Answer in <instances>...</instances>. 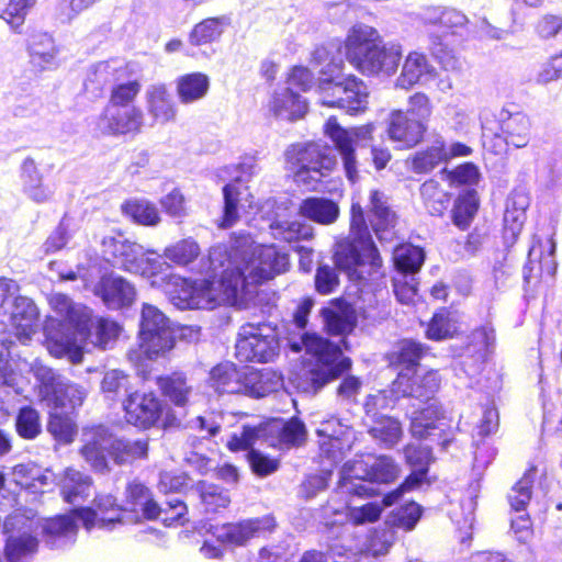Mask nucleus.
<instances>
[{
    "label": "nucleus",
    "instance_id": "8fccbe9b",
    "mask_svg": "<svg viewBox=\"0 0 562 562\" xmlns=\"http://www.w3.org/2000/svg\"><path fill=\"white\" fill-rule=\"evenodd\" d=\"M503 131L508 144L517 148L525 147L529 140L530 121L526 115L517 113L504 122Z\"/></svg>",
    "mask_w": 562,
    "mask_h": 562
},
{
    "label": "nucleus",
    "instance_id": "ddd939ff",
    "mask_svg": "<svg viewBox=\"0 0 562 562\" xmlns=\"http://www.w3.org/2000/svg\"><path fill=\"white\" fill-rule=\"evenodd\" d=\"M127 423L140 428L156 424L162 413V404L153 392L132 393L124 402Z\"/></svg>",
    "mask_w": 562,
    "mask_h": 562
},
{
    "label": "nucleus",
    "instance_id": "bf43d9fd",
    "mask_svg": "<svg viewBox=\"0 0 562 562\" xmlns=\"http://www.w3.org/2000/svg\"><path fill=\"white\" fill-rule=\"evenodd\" d=\"M398 475V468L389 457H374L371 454L369 481L389 483Z\"/></svg>",
    "mask_w": 562,
    "mask_h": 562
},
{
    "label": "nucleus",
    "instance_id": "c756f323",
    "mask_svg": "<svg viewBox=\"0 0 562 562\" xmlns=\"http://www.w3.org/2000/svg\"><path fill=\"white\" fill-rule=\"evenodd\" d=\"M325 328L333 336H346L356 326L355 311L346 303L333 302L322 311Z\"/></svg>",
    "mask_w": 562,
    "mask_h": 562
},
{
    "label": "nucleus",
    "instance_id": "dca6fc26",
    "mask_svg": "<svg viewBox=\"0 0 562 562\" xmlns=\"http://www.w3.org/2000/svg\"><path fill=\"white\" fill-rule=\"evenodd\" d=\"M316 432L323 438L319 441L322 451L334 460L349 451L353 443L352 430L336 418L322 422Z\"/></svg>",
    "mask_w": 562,
    "mask_h": 562
},
{
    "label": "nucleus",
    "instance_id": "a878e982",
    "mask_svg": "<svg viewBox=\"0 0 562 562\" xmlns=\"http://www.w3.org/2000/svg\"><path fill=\"white\" fill-rule=\"evenodd\" d=\"M335 263L342 270H346L351 278H362V272H358V267L370 265L372 268H379L380 265H373L368 252L361 249L359 240L341 241L337 245L335 251Z\"/></svg>",
    "mask_w": 562,
    "mask_h": 562
},
{
    "label": "nucleus",
    "instance_id": "a18cd8bd",
    "mask_svg": "<svg viewBox=\"0 0 562 562\" xmlns=\"http://www.w3.org/2000/svg\"><path fill=\"white\" fill-rule=\"evenodd\" d=\"M441 420L439 407L435 404H429L424 409L416 412L412 417V435L416 438H425L430 435V430L437 428V424H441Z\"/></svg>",
    "mask_w": 562,
    "mask_h": 562
},
{
    "label": "nucleus",
    "instance_id": "79ce46f5",
    "mask_svg": "<svg viewBox=\"0 0 562 562\" xmlns=\"http://www.w3.org/2000/svg\"><path fill=\"white\" fill-rule=\"evenodd\" d=\"M370 434L380 445L392 448L401 440L403 429L396 418L381 416L374 420Z\"/></svg>",
    "mask_w": 562,
    "mask_h": 562
},
{
    "label": "nucleus",
    "instance_id": "20e7f679",
    "mask_svg": "<svg viewBox=\"0 0 562 562\" xmlns=\"http://www.w3.org/2000/svg\"><path fill=\"white\" fill-rule=\"evenodd\" d=\"M291 348L294 351L304 349L314 358L307 371L305 391L316 392L351 368V360L342 355L339 346L316 334H303L301 342H291Z\"/></svg>",
    "mask_w": 562,
    "mask_h": 562
},
{
    "label": "nucleus",
    "instance_id": "1a4fd4ad",
    "mask_svg": "<svg viewBox=\"0 0 562 562\" xmlns=\"http://www.w3.org/2000/svg\"><path fill=\"white\" fill-rule=\"evenodd\" d=\"M318 90L324 105L338 106L349 113H358L367 109L368 89L362 81L352 76L341 80L338 77L323 79Z\"/></svg>",
    "mask_w": 562,
    "mask_h": 562
},
{
    "label": "nucleus",
    "instance_id": "864d4df0",
    "mask_svg": "<svg viewBox=\"0 0 562 562\" xmlns=\"http://www.w3.org/2000/svg\"><path fill=\"white\" fill-rule=\"evenodd\" d=\"M277 238L285 241L310 239L314 235V228L310 224L300 221L274 222L270 225Z\"/></svg>",
    "mask_w": 562,
    "mask_h": 562
},
{
    "label": "nucleus",
    "instance_id": "09e8293b",
    "mask_svg": "<svg viewBox=\"0 0 562 562\" xmlns=\"http://www.w3.org/2000/svg\"><path fill=\"white\" fill-rule=\"evenodd\" d=\"M420 195L424 205L431 215L440 216L449 203V195L440 188V184L430 179L420 187Z\"/></svg>",
    "mask_w": 562,
    "mask_h": 562
},
{
    "label": "nucleus",
    "instance_id": "6e6d98bb",
    "mask_svg": "<svg viewBox=\"0 0 562 562\" xmlns=\"http://www.w3.org/2000/svg\"><path fill=\"white\" fill-rule=\"evenodd\" d=\"M393 258L400 270L415 272L422 267L425 255L422 248L406 244L395 248Z\"/></svg>",
    "mask_w": 562,
    "mask_h": 562
},
{
    "label": "nucleus",
    "instance_id": "cd10ccee",
    "mask_svg": "<svg viewBox=\"0 0 562 562\" xmlns=\"http://www.w3.org/2000/svg\"><path fill=\"white\" fill-rule=\"evenodd\" d=\"M406 462L414 469L397 490L401 494L418 487L425 480L431 462V451L425 446L407 445L404 449Z\"/></svg>",
    "mask_w": 562,
    "mask_h": 562
},
{
    "label": "nucleus",
    "instance_id": "6e6552de",
    "mask_svg": "<svg viewBox=\"0 0 562 562\" xmlns=\"http://www.w3.org/2000/svg\"><path fill=\"white\" fill-rule=\"evenodd\" d=\"M102 248L106 260L119 261L125 270L139 273L150 282L170 269L166 261L158 257H149L151 252L145 254L139 245L125 239L105 237L102 240Z\"/></svg>",
    "mask_w": 562,
    "mask_h": 562
},
{
    "label": "nucleus",
    "instance_id": "9b49d317",
    "mask_svg": "<svg viewBox=\"0 0 562 562\" xmlns=\"http://www.w3.org/2000/svg\"><path fill=\"white\" fill-rule=\"evenodd\" d=\"M278 351V340L267 326L246 325L236 342V357L240 361H270Z\"/></svg>",
    "mask_w": 562,
    "mask_h": 562
},
{
    "label": "nucleus",
    "instance_id": "3c124183",
    "mask_svg": "<svg viewBox=\"0 0 562 562\" xmlns=\"http://www.w3.org/2000/svg\"><path fill=\"white\" fill-rule=\"evenodd\" d=\"M200 252L198 243L192 238H186L168 246L164 250V256L175 265L187 266L193 262Z\"/></svg>",
    "mask_w": 562,
    "mask_h": 562
},
{
    "label": "nucleus",
    "instance_id": "f3484780",
    "mask_svg": "<svg viewBox=\"0 0 562 562\" xmlns=\"http://www.w3.org/2000/svg\"><path fill=\"white\" fill-rule=\"evenodd\" d=\"M35 374L46 389L52 384L53 397L50 401L55 408L75 409L82 404L86 392L80 386L59 379L55 380L50 369L43 366L36 368Z\"/></svg>",
    "mask_w": 562,
    "mask_h": 562
},
{
    "label": "nucleus",
    "instance_id": "f03ea898",
    "mask_svg": "<svg viewBox=\"0 0 562 562\" xmlns=\"http://www.w3.org/2000/svg\"><path fill=\"white\" fill-rule=\"evenodd\" d=\"M49 305L57 317H49L44 326L45 346L56 357H67L72 363H80L87 342L91 311L75 304L61 293L52 294Z\"/></svg>",
    "mask_w": 562,
    "mask_h": 562
},
{
    "label": "nucleus",
    "instance_id": "13d9d810",
    "mask_svg": "<svg viewBox=\"0 0 562 562\" xmlns=\"http://www.w3.org/2000/svg\"><path fill=\"white\" fill-rule=\"evenodd\" d=\"M536 476V469L527 471L509 493V503L515 510H522L531 498V485Z\"/></svg>",
    "mask_w": 562,
    "mask_h": 562
},
{
    "label": "nucleus",
    "instance_id": "37998d69",
    "mask_svg": "<svg viewBox=\"0 0 562 562\" xmlns=\"http://www.w3.org/2000/svg\"><path fill=\"white\" fill-rule=\"evenodd\" d=\"M123 212L135 223L144 226H156L161 216L157 206L146 200H131L123 205Z\"/></svg>",
    "mask_w": 562,
    "mask_h": 562
},
{
    "label": "nucleus",
    "instance_id": "0eeeda50",
    "mask_svg": "<svg viewBox=\"0 0 562 562\" xmlns=\"http://www.w3.org/2000/svg\"><path fill=\"white\" fill-rule=\"evenodd\" d=\"M175 347L170 319L156 306L144 304L140 314L139 353L147 359L164 357Z\"/></svg>",
    "mask_w": 562,
    "mask_h": 562
},
{
    "label": "nucleus",
    "instance_id": "72a5a7b5",
    "mask_svg": "<svg viewBox=\"0 0 562 562\" xmlns=\"http://www.w3.org/2000/svg\"><path fill=\"white\" fill-rule=\"evenodd\" d=\"M369 200L372 214L371 223L376 235L380 239H390L391 236H384V234H389V229L394 227L396 223L395 213L390 210L385 196L381 192L372 190Z\"/></svg>",
    "mask_w": 562,
    "mask_h": 562
},
{
    "label": "nucleus",
    "instance_id": "774afa93",
    "mask_svg": "<svg viewBox=\"0 0 562 562\" xmlns=\"http://www.w3.org/2000/svg\"><path fill=\"white\" fill-rule=\"evenodd\" d=\"M44 530L52 537L69 536L75 533L76 524L70 515L58 516L47 519L44 525Z\"/></svg>",
    "mask_w": 562,
    "mask_h": 562
},
{
    "label": "nucleus",
    "instance_id": "7c9ffc66",
    "mask_svg": "<svg viewBox=\"0 0 562 562\" xmlns=\"http://www.w3.org/2000/svg\"><path fill=\"white\" fill-rule=\"evenodd\" d=\"M297 214L321 225H330L339 216V206L333 200L312 196L301 201Z\"/></svg>",
    "mask_w": 562,
    "mask_h": 562
},
{
    "label": "nucleus",
    "instance_id": "7ed1b4c3",
    "mask_svg": "<svg viewBox=\"0 0 562 562\" xmlns=\"http://www.w3.org/2000/svg\"><path fill=\"white\" fill-rule=\"evenodd\" d=\"M346 58L362 74L375 75L396 71L402 57V47L395 43H383L373 26L353 25L345 41Z\"/></svg>",
    "mask_w": 562,
    "mask_h": 562
},
{
    "label": "nucleus",
    "instance_id": "c85d7f7f",
    "mask_svg": "<svg viewBox=\"0 0 562 562\" xmlns=\"http://www.w3.org/2000/svg\"><path fill=\"white\" fill-rule=\"evenodd\" d=\"M246 370L240 371L235 364L225 362L217 364L210 372L212 387L218 393H245L247 383Z\"/></svg>",
    "mask_w": 562,
    "mask_h": 562
},
{
    "label": "nucleus",
    "instance_id": "9d476101",
    "mask_svg": "<svg viewBox=\"0 0 562 562\" xmlns=\"http://www.w3.org/2000/svg\"><path fill=\"white\" fill-rule=\"evenodd\" d=\"M373 131L374 126L372 124L345 130L335 117L328 119L325 124V134L334 143L341 157L346 175L351 181H355L358 177L355 146L359 140L371 139Z\"/></svg>",
    "mask_w": 562,
    "mask_h": 562
},
{
    "label": "nucleus",
    "instance_id": "b1692460",
    "mask_svg": "<svg viewBox=\"0 0 562 562\" xmlns=\"http://www.w3.org/2000/svg\"><path fill=\"white\" fill-rule=\"evenodd\" d=\"M85 445L80 450V454L90 464V467L99 472L108 469L106 457L104 451L110 452L111 436L101 427L86 429L83 431Z\"/></svg>",
    "mask_w": 562,
    "mask_h": 562
},
{
    "label": "nucleus",
    "instance_id": "aec40b11",
    "mask_svg": "<svg viewBox=\"0 0 562 562\" xmlns=\"http://www.w3.org/2000/svg\"><path fill=\"white\" fill-rule=\"evenodd\" d=\"M143 125V112L135 106H108L100 119L99 127L109 134L135 133Z\"/></svg>",
    "mask_w": 562,
    "mask_h": 562
},
{
    "label": "nucleus",
    "instance_id": "f704fd0d",
    "mask_svg": "<svg viewBox=\"0 0 562 562\" xmlns=\"http://www.w3.org/2000/svg\"><path fill=\"white\" fill-rule=\"evenodd\" d=\"M350 232L352 239L359 240L361 249L368 252L373 265L382 262L381 257L375 248L364 221L362 206L359 203H352Z\"/></svg>",
    "mask_w": 562,
    "mask_h": 562
},
{
    "label": "nucleus",
    "instance_id": "58836bf2",
    "mask_svg": "<svg viewBox=\"0 0 562 562\" xmlns=\"http://www.w3.org/2000/svg\"><path fill=\"white\" fill-rule=\"evenodd\" d=\"M23 188L30 199L37 203L48 201L53 192L43 183V177L33 160L23 164Z\"/></svg>",
    "mask_w": 562,
    "mask_h": 562
},
{
    "label": "nucleus",
    "instance_id": "5701e85b",
    "mask_svg": "<svg viewBox=\"0 0 562 562\" xmlns=\"http://www.w3.org/2000/svg\"><path fill=\"white\" fill-rule=\"evenodd\" d=\"M269 110L277 119L294 122L305 116L308 104L299 93L286 87L273 93Z\"/></svg>",
    "mask_w": 562,
    "mask_h": 562
},
{
    "label": "nucleus",
    "instance_id": "4be33fe9",
    "mask_svg": "<svg viewBox=\"0 0 562 562\" xmlns=\"http://www.w3.org/2000/svg\"><path fill=\"white\" fill-rule=\"evenodd\" d=\"M94 294L112 308L130 305L136 296L135 288L121 277L108 276L94 288Z\"/></svg>",
    "mask_w": 562,
    "mask_h": 562
},
{
    "label": "nucleus",
    "instance_id": "a211bd4d",
    "mask_svg": "<svg viewBox=\"0 0 562 562\" xmlns=\"http://www.w3.org/2000/svg\"><path fill=\"white\" fill-rule=\"evenodd\" d=\"M426 125L403 111H393L389 117L387 135L403 148L416 146L424 137Z\"/></svg>",
    "mask_w": 562,
    "mask_h": 562
},
{
    "label": "nucleus",
    "instance_id": "f257e3e1",
    "mask_svg": "<svg viewBox=\"0 0 562 562\" xmlns=\"http://www.w3.org/2000/svg\"><path fill=\"white\" fill-rule=\"evenodd\" d=\"M209 259L214 272L222 269L220 278L189 281L165 271L151 281V286L161 288L180 310L237 306L250 288L285 272L290 265L286 254L273 245L256 244L247 234L235 237L231 249L213 246Z\"/></svg>",
    "mask_w": 562,
    "mask_h": 562
},
{
    "label": "nucleus",
    "instance_id": "e2e57ef3",
    "mask_svg": "<svg viewBox=\"0 0 562 562\" xmlns=\"http://www.w3.org/2000/svg\"><path fill=\"white\" fill-rule=\"evenodd\" d=\"M199 491L206 512H217L229 504L228 495L216 485L202 482L199 484Z\"/></svg>",
    "mask_w": 562,
    "mask_h": 562
},
{
    "label": "nucleus",
    "instance_id": "2eb2a0df",
    "mask_svg": "<svg viewBox=\"0 0 562 562\" xmlns=\"http://www.w3.org/2000/svg\"><path fill=\"white\" fill-rule=\"evenodd\" d=\"M94 503L99 514L93 512L91 508H81L80 510H76V514L87 529H91L95 525L104 527L108 524H125L135 522L137 520L136 516L127 515L126 512L121 515L122 510L116 508L115 499L112 495L100 494L95 497Z\"/></svg>",
    "mask_w": 562,
    "mask_h": 562
},
{
    "label": "nucleus",
    "instance_id": "f8f14e48",
    "mask_svg": "<svg viewBox=\"0 0 562 562\" xmlns=\"http://www.w3.org/2000/svg\"><path fill=\"white\" fill-rule=\"evenodd\" d=\"M38 322V311L32 300L25 296L15 297L9 314L11 330H7L4 325H0V344L10 349L14 344L12 334L22 344L31 340L36 333Z\"/></svg>",
    "mask_w": 562,
    "mask_h": 562
},
{
    "label": "nucleus",
    "instance_id": "412c9836",
    "mask_svg": "<svg viewBox=\"0 0 562 562\" xmlns=\"http://www.w3.org/2000/svg\"><path fill=\"white\" fill-rule=\"evenodd\" d=\"M439 383L435 372H427L423 376L397 372L392 384V392L401 396H414L420 400L430 398L438 390Z\"/></svg>",
    "mask_w": 562,
    "mask_h": 562
},
{
    "label": "nucleus",
    "instance_id": "0e129e2a",
    "mask_svg": "<svg viewBox=\"0 0 562 562\" xmlns=\"http://www.w3.org/2000/svg\"><path fill=\"white\" fill-rule=\"evenodd\" d=\"M142 85L138 80H132L115 85L110 94L109 106L126 108L132 103L140 91Z\"/></svg>",
    "mask_w": 562,
    "mask_h": 562
},
{
    "label": "nucleus",
    "instance_id": "473e14b6",
    "mask_svg": "<svg viewBox=\"0 0 562 562\" xmlns=\"http://www.w3.org/2000/svg\"><path fill=\"white\" fill-rule=\"evenodd\" d=\"M434 70V67L428 63L424 54L412 52L405 58L402 72L397 78V86L408 89L426 80L432 75Z\"/></svg>",
    "mask_w": 562,
    "mask_h": 562
},
{
    "label": "nucleus",
    "instance_id": "393cba45",
    "mask_svg": "<svg viewBox=\"0 0 562 562\" xmlns=\"http://www.w3.org/2000/svg\"><path fill=\"white\" fill-rule=\"evenodd\" d=\"M371 454L357 456L353 460L347 461L341 468L339 487L350 494L359 496L369 495L372 491L361 483H353V480L369 481Z\"/></svg>",
    "mask_w": 562,
    "mask_h": 562
},
{
    "label": "nucleus",
    "instance_id": "c03bdc74",
    "mask_svg": "<svg viewBox=\"0 0 562 562\" xmlns=\"http://www.w3.org/2000/svg\"><path fill=\"white\" fill-rule=\"evenodd\" d=\"M147 452L148 442L146 440L125 441L111 438L110 454L116 463L146 458Z\"/></svg>",
    "mask_w": 562,
    "mask_h": 562
},
{
    "label": "nucleus",
    "instance_id": "ea45409f",
    "mask_svg": "<svg viewBox=\"0 0 562 562\" xmlns=\"http://www.w3.org/2000/svg\"><path fill=\"white\" fill-rule=\"evenodd\" d=\"M158 386L162 395L177 406L187 405L193 393V389L187 379L179 374L159 378Z\"/></svg>",
    "mask_w": 562,
    "mask_h": 562
},
{
    "label": "nucleus",
    "instance_id": "39448f33",
    "mask_svg": "<svg viewBox=\"0 0 562 562\" xmlns=\"http://www.w3.org/2000/svg\"><path fill=\"white\" fill-rule=\"evenodd\" d=\"M285 160L294 181L307 187L321 181L336 165L331 150L316 143L292 145L285 153Z\"/></svg>",
    "mask_w": 562,
    "mask_h": 562
},
{
    "label": "nucleus",
    "instance_id": "4468645a",
    "mask_svg": "<svg viewBox=\"0 0 562 562\" xmlns=\"http://www.w3.org/2000/svg\"><path fill=\"white\" fill-rule=\"evenodd\" d=\"M33 522L20 513H14L4 522L8 532L22 530L19 536H10L5 547V555L9 562H21L27 554L33 553L37 548V541L29 531Z\"/></svg>",
    "mask_w": 562,
    "mask_h": 562
},
{
    "label": "nucleus",
    "instance_id": "2f4dec72",
    "mask_svg": "<svg viewBox=\"0 0 562 562\" xmlns=\"http://www.w3.org/2000/svg\"><path fill=\"white\" fill-rule=\"evenodd\" d=\"M58 485L64 501L75 504L83 502L90 495L92 480L72 468H67L59 475Z\"/></svg>",
    "mask_w": 562,
    "mask_h": 562
},
{
    "label": "nucleus",
    "instance_id": "e433bc0d",
    "mask_svg": "<svg viewBox=\"0 0 562 562\" xmlns=\"http://www.w3.org/2000/svg\"><path fill=\"white\" fill-rule=\"evenodd\" d=\"M246 394L255 397H263L282 386V378L276 372L246 370Z\"/></svg>",
    "mask_w": 562,
    "mask_h": 562
},
{
    "label": "nucleus",
    "instance_id": "680f3d73",
    "mask_svg": "<svg viewBox=\"0 0 562 562\" xmlns=\"http://www.w3.org/2000/svg\"><path fill=\"white\" fill-rule=\"evenodd\" d=\"M18 434L25 439L35 438L42 429L40 415L32 407H23L20 409L16 422Z\"/></svg>",
    "mask_w": 562,
    "mask_h": 562
},
{
    "label": "nucleus",
    "instance_id": "49530a36",
    "mask_svg": "<svg viewBox=\"0 0 562 562\" xmlns=\"http://www.w3.org/2000/svg\"><path fill=\"white\" fill-rule=\"evenodd\" d=\"M47 430L57 442L68 445L74 441L78 427L68 414L54 412L50 414Z\"/></svg>",
    "mask_w": 562,
    "mask_h": 562
},
{
    "label": "nucleus",
    "instance_id": "052dcab7",
    "mask_svg": "<svg viewBox=\"0 0 562 562\" xmlns=\"http://www.w3.org/2000/svg\"><path fill=\"white\" fill-rule=\"evenodd\" d=\"M91 325L92 321L90 322L89 330H91ZM121 330V326L116 322L106 318H99L97 321L94 334L92 335L91 331H89L87 339L91 337V342L94 346L106 348L111 341L119 337Z\"/></svg>",
    "mask_w": 562,
    "mask_h": 562
},
{
    "label": "nucleus",
    "instance_id": "4c0bfd02",
    "mask_svg": "<svg viewBox=\"0 0 562 562\" xmlns=\"http://www.w3.org/2000/svg\"><path fill=\"white\" fill-rule=\"evenodd\" d=\"M422 346L411 340L402 341L396 350L390 353L389 359L398 372L403 371L408 374L416 373L418 361L422 357Z\"/></svg>",
    "mask_w": 562,
    "mask_h": 562
},
{
    "label": "nucleus",
    "instance_id": "c9c22d12",
    "mask_svg": "<svg viewBox=\"0 0 562 562\" xmlns=\"http://www.w3.org/2000/svg\"><path fill=\"white\" fill-rule=\"evenodd\" d=\"M209 88V77L202 72L183 75L177 80V94L182 103H192L204 98Z\"/></svg>",
    "mask_w": 562,
    "mask_h": 562
},
{
    "label": "nucleus",
    "instance_id": "a19ab883",
    "mask_svg": "<svg viewBox=\"0 0 562 562\" xmlns=\"http://www.w3.org/2000/svg\"><path fill=\"white\" fill-rule=\"evenodd\" d=\"M402 494L396 490L383 498L381 503H368L362 506L350 507L348 519L353 525L371 524L376 521L385 507L391 506Z\"/></svg>",
    "mask_w": 562,
    "mask_h": 562
},
{
    "label": "nucleus",
    "instance_id": "de8ad7c7",
    "mask_svg": "<svg viewBox=\"0 0 562 562\" xmlns=\"http://www.w3.org/2000/svg\"><path fill=\"white\" fill-rule=\"evenodd\" d=\"M411 166L415 172L425 173L432 170L440 162L446 161L445 144L437 140L426 150L416 153L411 158Z\"/></svg>",
    "mask_w": 562,
    "mask_h": 562
},
{
    "label": "nucleus",
    "instance_id": "6ab92c4d",
    "mask_svg": "<svg viewBox=\"0 0 562 562\" xmlns=\"http://www.w3.org/2000/svg\"><path fill=\"white\" fill-rule=\"evenodd\" d=\"M273 527L270 518L248 519L238 524L216 526L213 536L217 541L226 544L243 546L249 539L259 536L262 531Z\"/></svg>",
    "mask_w": 562,
    "mask_h": 562
},
{
    "label": "nucleus",
    "instance_id": "69168bd1",
    "mask_svg": "<svg viewBox=\"0 0 562 562\" xmlns=\"http://www.w3.org/2000/svg\"><path fill=\"white\" fill-rule=\"evenodd\" d=\"M427 20L449 29L462 26L468 21L467 16L456 9H434L429 11Z\"/></svg>",
    "mask_w": 562,
    "mask_h": 562
},
{
    "label": "nucleus",
    "instance_id": "bb28decb",
    "mask_svg": "<svg viewBox=\"0 0 562 562\" xmlns=\"http://www.w3.org/2000/svg\"><path fill=\"white\" fill-rule=\"evenodd\" d=\"M146 106L156 123L165 124L176 117V106L165 85H151L145 93Z\"/></svg>",
    "mask_w": 562,
    "mask_h": 562
},
{
    "label": "nucleus",
    "instance_id": "338daca9",
    "mask_svg": "<svg viewBox=\"0 0 562 562\" xmlns=\"http://www.w3.org/2000/svg\"><path fill=\"white\" fill-rule=\"evenodd\" d=\"M225 207L223 217V227L232 226L237 220V201L239 190L236 184H227L223 189Z\"/></svg>",
    "mask_w": 562,
    "mask_h": 562
},
{
    "label": "nucleus",
    "instance_id": "423d86ee",
    "mask_svg": "<svg viewBox=\"0 0 562 562\" xmlns=\"http://www.w3.org/2000/svg\"><path fill=\"white\" fill-rule=\"evenodd\" d=\"M305 436V426L296 418L286 423L272 420L256 427L244 426L240 436L234 435L227 442V447L232 451L246 450L260 439L267 441L270 446H294L302 443Z\"/></svg>",
    "mask_w": 562,
    "mask_h": 562
},
{
    "label": "nucleus",
    "instance_id": "603ef678",
    "mask_svg": "<svg viewBox=\"0 0 562 562\" xmlns=\"http://www.w3.org/2000/svg\"><path fill=\"white\" fill-rule=\"evenodd\" d=\"M479 209L477 199L474 193L460 195L451 211L452 222L460 229H467Z\"/></svg>",
    "mask_w": 562,
    "mask_h": 562
},
{
    "label": "nucleus",
    "instance_id": "5fc2aeb1",
    "mask_svg": "<svg viewBox=\"0 0 562 562\" xmlns=\"http://www.w3.org/2000/svg\"><path fill=\"white\" fill-rule=\"evenodd\" d=\"M225 18H210L198 23L190 33L193 45H203L217 40L223 33Z\"/></svg>",
    "mask_w": 562,
    "mask_h": 562
},
{
    "label": "nucleus",
    "instance_id": "4d7b16f0",
    "mask_svg": "<svg viewBox=\"0 0 562 562\" xmlns=\"http://www.w3.org/2000/svg\"><path fill=\"white\" fill-rule=\"evenodd\" d=\"M457 323L447 312H440L431 318L426 336L431 340L452 338L457 334Z\"/></svg>",
    "mask_w": 562,
    "mask_h": 562
}]
</instances>
